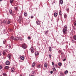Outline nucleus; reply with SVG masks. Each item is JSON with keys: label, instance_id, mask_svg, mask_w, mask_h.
<instances>
[{"label": "nucleus", "instance_id": "6ab92c4d", "mask_svg": "<svg viewBox=\"0 0 76 76\" xmlns=\"http://www.w3.org/2000/svg\"><path fill=\"white\" fill-rule=\"evenodd\" d=\"M7 22V20H4L3 21V23L4 24H6V22Z\"/></svg>", "mask_w": 76, "mask_h": 76}, {"label": "nucleus", "instance_id": "49530a36", "mask_svg": "<svg viewBox=\"0 0 76 76\" xmlns=\"http://www.w3.org/2000/svg\"><path fill=\"white\" fill-rule=\"evenodd\" d=\"M67 17V15H64V18H66Z\"/></svg>", "mask_w": 76, "mask_h": 76}, {"label": "nucleus", "instance_id": "e2e57ef3", "mask_svg": "<svg viewBox=\"0 0 76 76\" xmlns=\"http://www.w3.org/2000/svg\"><path fill=\"white\" fill-rule=\"evenodd\" d=\"M62 54H63V53H61V55H62Z\"/></svg>", "mask_w": 76, "mask_h": 76}, {"label": "nucleus", "instance_id": "9b49d317", "mask_svg": "<svg viewBox=\"0 0 76 76\" xmlns=\"http://www.w3.org/2000/svg\"><path fill=\"white\" fill-rule=\"evenodd\" d=\"M36 23L37 25H40V22L39 20H37L36 21Z\"/></svg>", "mask_w": 76, "mask_h": 76}, {"label": "nucleus", "instance_id": "f03ea898", "mask_svg": "<svg viewBox=\"0 0 76 76\" xmlns=\"http://www.w3.org/2000/svg\"><path fill=\"white\" fill-rule=\"evenodd\" d=\"M30 50L32 53H34L35 50H34V48H33V47H31Z\"/></svg>", "mask_w": 76, "mask_h": 76}, {"label": "nucleus", "instance_id": "c9c22d12", "mask_svg": "<svg viewBox=\"0 0 76 76\" xmlns=\"http://www.w3.org/2000/svg\"><path fill=\"white\" fill-rule=\"evenodd\" d=\"M74 26H76V21H75L74 23Z\"/></svg>", "mask_w": 76, "mask_h": 76}, {"label": "nucleus", "instance_id": "13d9d810", "mask_svg": "<svg viewBox=\"0 0 76 76\" xmlns=\"http://www.w3.org/2000/svg\"><path fill=\"white\" fill-rule=\"evenodd\" d=\"M20 76H22V75H20Z\"/></svg>", "mask_w": 76, "mask_h": 76}, {"label": "nucleus", "instance_id": "1a4fd4ad", "mask_svg": "<svg viewBox=\"0 0 76 76\" xmlns=\"http://www.w3.org/2000/svg\"><path fill=\"white\" fill-rule=\"evenodd\" d=\"M24 15L25 17H26L27 16H28V13H27V12H24Z\"/></svg>", "mask_w": 76, "mask_h": 76}, {"label": "nucleus", "instance_id": "5fc2aeb1", "mask_svg": "<svg viewBox=\"0 0 76 76\" xmlns=\"http://www.w3.org/2000/svg\"><path fill=\"white\" fill-rule=\"evenodd\" d=\"M55 3V1H54L53 3H53Z\"/></svg>", "mask_w": 76, "mask_h": 76}, {"label": "nucleus", "instance_id": "3c124183", "mask_svg": "<svg viewBox=\"0 0 76 76\" xmlns=\"http://www.w3.org/2000/svg\"><path fill=\"white\" fill-rule=\"evenodd\" d=\"M28 39H30V38H31V37H28Z\"/></svg>", "mask_w": 76, "mask_h": 76}, {"label": "nucleus", "instance_id": "412c9836", "mask_svg": "<svg viewBox=\"0 0 76 76\" xmlns=\"http://www.w3.org/2000/svg\"><path fill=\"white\" fill-rule=\"evenodd\" d=\"M54 16L55 17H56V16H57V13L56 12H55L54 13Z\"/></svg>", "mask_w": 76, "mask_h": 76}, {"label": "nucleus", "instance_id": "4468645a", "mask_svg": "<svg viewBox=\"0 0 76 76\" xmlns=\"http://www.w3.org/2000/svg\"><path fill=\"white\" fill-rule=\"evenodd\" d=\"M41 67H42V65H38L37 66V68L38 69H39Z\"/></svg>", "mask_w": 76, "mask_h": 76}, {"label": "nucleus", "instance_id": "ddd939ff", "mask_svg": "<svg viewBox=\"0 0 76 76\" xmlns=\"http://www.w3.org/2000/svg\"><path fill=\"white\" fill-rule=\"evenodd\" d=\"M7 57L8 58H9V59L11 58V55L10 54L8 55Z\"/></svg>", "mask_w": 76, "mask_h": 76}, {"label": "nucleus", "instance_id": "ea45409f", "mask_svg": "<svg viewBox=\"0 0 76 76\" xmlns=\"http://www.w3.org/2000/svg\"><path fill=\"white\" fill-rule=\"evenodd\" d=\"M31 19H32V18H34V16L31 15Z\"/></svg>", "mask_w": 76, "mask_h": 76}, {"label": "nucleus", "instance_id": "de8ad7c7", "mask_svg": "<svg viewBox=\"0 0 76 76\" xmlns=\"http://www.w3.org/2000/svg\"><path fill=\"white\" fill-rule=\"evenodd\" d=\"M12 29H10V32H12Z\"/></svg>", "mask_w": 76, "mask_h": 76}, {"label": "nucleus", "instance_id": "5701e85b", "mask_svg": "<svg viewBox=\"0 0 76 76\" xmlns=\"http://www.w3.org/2000/svg\"><path fill=\"white\" fill-rule=\"evenodd\" d=\"M20 58L21 60H24V57H23V56H22L20 57Z\"/></svg>", "mask_w": 76, "mask_h": 76}, {"label": "nucleus", "instance_id": "c03bdc74", "mask_svg": "<svg viewBox=\"0 0 76 76\" xmlns=\"http://www.w3.org/2000/svg\"><path fill=\"white\" fill-rule=\"evenodd\" d=\"M61 50H60L58 51V53H61Z\"/></svg>", "mask_w": 76, "mask_h": 76}, {"label": "nucleus", "instance_id": "f8f14e48", "mask_svg": "<svg viewBox=\"0 0 76 76\" xmlns=\"http://www.w3.org/2000/svg\"><path fill=\"white\" fill-rule=\"evenodd\" d=\"M10 39H11V40H13V39L15 40V37H13V36H12L10 38Z\"/></svg>", "mask_w": 76, "mask_h": 76}, {"label": "nucleus", "instance_id": "9d476101", "mask_svg": "<svg viewBox=\"0 0 76 76\" xmlns=\"http://www.w3.org/2000/svg\"><path fill=\"white\" fill-rule=\"evenodd\" d=\"M35 56H38L39 55V53L38 52H35Z\"/></svg>", "mask_w": 76, "mask_h": 76}, {"label": "nucleus", "instance_id": "bb28decb", "mask_svg": "<svg viewBox=\"0 0 76 76\" xmlns=\"http://www.w3.org/2000/svg\"><path fill=\"white\" fill-rule=\"evenodd\" d=\"M5 68L6 69H9V66H5Z\"/></svg>", "mask_w": 76, "mask_h": 76}, {"label": "nucleus", "instance_id": "052dcab7", "mask_svg": "<svg viewBox=\"0 0 76 76\" xmlns=\"http://www.w3.org/2000/svg\"><path fill=\"white\" fill-rule=\"evenodd\" d=\"M2 1V0H0V1Z\"/></svg>", "mask_w": 76, "mask_h": 76}, {"label": "nucleus", "instance_id": "c85d7f7f", "mask_svg": "<svg viewBox=\"0 0 76 76\" xmlns=\"http://www.w3.org/2000/svg\"><path fill=\"white\" fill-rule=\"evenodd\" d=\"M73 38H74V39H75V40H76V36H74Z\"/></svg>", "mask_w": 76, "mask_h": 76}, {"label": "nucleus", "instance_id": "09e8293b", "mask_svg": "<svg viewBox=\"0 0 76 76\" xmlns=\"http://www.w3.org/2000/svg\"><path fill=\"white\" fill-rule=\"evenodd\" d=\"M63 61H66V59H64L63 60Z\"/></svg>", "mask_w": 76, "mask_h": 76}, {"label": "nucleus", "instance_id": "cd10ccee", "mask_svg": "<svg viewBox=\"0 0 76 76\" xmlns=\"http://www.w3.org/2000/svg\"><path fill=\"white\" fill-rule=\"evenodd\" d=\"M53 70L54 72H55L56 70V68H53Z\"/></svg>", "mask_w": 76, "mask_h": 76}, {"label": "nucleus", "instance_id": "2f4dec72", "mask_svg": "<svg viewBox=\"0 0 76 76\" xmlns=\"http://www.w3.org/2000/svg\"><path fill=\"white\" fill-rule=\"evenodd\" d=\"M67 73H68V71H67V70H66V71L64 72L65 74H67Z\"/></svg>", "mask_w": 76, "mask_h": 76}, {"label": "nucleus", "instance_id": "e433bc0d", "mask_svg": "<svg viewBox=\"0 0 76 76\" xmlns=\"http://www.w3.org/2000/svg\"><path fill=\"white\" fill-rule=\"evenodd\" d=\"M49 50L50 51H51V48H49Z\"/></svg>", "mask_w": 76, "mask_h": 76}, {"label": "nucleus", "instance_id": "6e6d98bb", "mask_svg": "<svg viewBox=\"0 0 76 76\" xmlns=\"http://www.w3.org/2000/svg\"><path fill=\"white\" fill-rule=\"evenodd\" d=\"M0 56H1V52H0Z\"/></svg>", "mask_w": 76, "mask_h": 76}, {"label": "nucleus", "instance_id": "6e6552de", "mask_svg": "<svg viewBox=\"0 0 76 76\" xmlns=\"http://www.w3.org/2000/svg\"><path fill=\"white\" fill-rule=\"evenodd\" d=\"M11 72H12V73L15 72V69L14 68L12 67V68H11Z\"/></svg>", "mask_w": 76, "mask_h": 76}, {"label": "nucleus", "instance_id": "79ce46f5", "mask_svg": "<svg viewBox=\"0 0 76 76\" xmlns=\"http://www.w3.org/2000/svg\"><path fill=\"white\" fill-rule=\"evenodd\" d=\"M50 73L51 74H53V71H51Z\"/></svg>", "mask_w": 76, "mask_h": 76}, {"label": "nucleus", "instance_id": "dca6fc26", "mask_svg": "<svg viewBox=\"0 0 76 76\" xmlns=\"http://www.w3.org/2000/svg\"><path fill=\"white\" fill-rule=\"evenodd\" d=\"M63 0H61L60 1V3L61 4H63Z\"/></svg>", "mask_w": 76, "mask_h": 76}, {"label": "nucleus", "instance_id": "473e14b6", "mask_svg": "<svg viewBox=\"0 0 76 76\" xmlns=\"http://www.w3.org/2000/svg\"><path fill=\"white\" fill-rule=\"evenodd\" d=\"M6 41L5 40H4L3 43V44H5Z\"/></svg>", "mask_w": 76, "mask_h": 76}, {"label": "nucleus", "instance_id": "bf43d9fd", "mask_svg": "<svg viewBox=\"0 0 76 76\" xmlns=\"http://www.w3.org/2000/svg\"><path fill=\"white\" fill-rule=\"evenodd\" d=\"M73 41V39H72V41Z\"/></svg>", "mask_w": 76, "mask_h": 76}, {"label": "nucleus", "instance_id": "37998d69", "mask_svg": "<svg viewBox=\"0 0 76 76\" xmlns=\"http://www.w3.org/2000/svg\"><path fill=\"white\" fill-rule=\"evenodd\" d=\"M48 33V31H47L45 32V34H47Z\"/></svg>", "mask_w": 76, "mask_h": 76}, {"label": "nucleus", "instance_id": "39448f33", "mask_svg": "<svg viewBox=\"0 0 76 76\" xmlns=\"http://www.w3.org/2000/svg\"><path fill=\"white\" fill-rule=\"evenodd\" d=\"M9 12L11 15H13V11H12V10H10Z\"/></svg>", "mask_w": 76, "mask_h": 76}, {"label": "nucleus", "instance_id": "680f3d73", "mask_svg": "<svg viewBox=\"0 0 76 76\" xmlns=\"http://www.w3.org/2000/svg\"><path fill=\"white\" fill-rule=\"evenodd\" d=\"M31 76H34V75H31Z\"/></svg>", "mask_w": 76, "mask_h": 76}, {"label": "nucleus", "instance_id": "864d4df0", "mask_svg": "<svg viewBox=\"0 0 76 76\" xmlns=\"http://www.w3.org/2000/svg\"><path fill=\"white\" fill-rule=\"evenodd\" d=\"M8 47H9V48H10V47H11V46L9 45L8 46Z\"/></svg>", "mask_w": 76, "mask_h": 76}, {"label": "nucleus", "instance_id": "58836bf2", "mask_svg": "<svg viewBox=\"0 0 76 76\" xmlns=\"http://www.w3.org/2000/svg\"><path fill=\"white\" fill-rule=\"evenodd\" d=\"M19 39L20 40V41H22L23 39H22V38L21 37H20L19 38Z\"/></svg>", "mask_w": 76, "mask_h": 76}, {"label": "nucleus", "instance_id": "2eb2a0df", "mask_svg": "<svg viewBox=\"0 0 76 76\" xmlns=\"http://www.w3.org/2000/svg\"><path fill=\"white\" fill-rule=\"evenodd\" d=\"M48 66V64H47L45 63L44 64V66L45 67L47 68Z\"/></svg>", "mask_w": 76, "mask_h": 76}, {"label": "nucleus", "instance_id": "f257e3e1", "mask_svg": "<svg viewBox=\"0 0 76 76\" xmlns=\"http://www.w3.org/2000/svg\"><path fill=\"white\" fill-rule=\"evenodd\" d=\"M67 30V26L65 25L64 26V29H63V33L64 34H66V31Z\"/></svg>", "mask_w": 76, "mask_h": 76}, {"label": "nucleus", "instance_id": "603ef678", "mask_svg": "<svg viewBox=\"0 0 76 76\" xmlns=\"http://www.w3.org/2000/svg\"><path fill=\"white\" fill-rule=\"evenodd\" d=\"M69 10V9L68 8V9L66 10L67 11Z\"/></svg>", "mask_w": 76, "mask_h": 76}, {"label": "nucleus", "instance_id": "393cba45", "mask_svg": "<svg viewBox=\"0 0 76 76\" xmlns=\"http://www.w3.org/2000/svg\"><path fill=\"white\" fill-rule=\"evenodd\" d=\"M60 75L61 76H64V75L62 73H60Z\"/></svg>", "mask_w": 76, "mask_h": 76}, {"label": "nucleus", "instance_id": "b1692460", "mask_svg": "<svg viewBox=\"0 0 76 76\" xmlns=\"http://www.w3.org/2000/svg\"><path fill=\"white\" fill-rule=\"evenodd\" d=\"M3 75L4 76H7V75H6V74L4 73H3Z\"/></svg>", "mask_w": 76, "mask_h": 76}, {"label": "nucleus", "instance_id": "4be33fe9", "mask_svg": "<svg viewBox=\"0 0 76 76\" xmlns=\"http://www.w3.org/2000/svg\"><path fill=\"white\" fill-rule=\"evenodd\" d=\"M35 66V63L34 62L32 64V67H34Z\"/></svg>", "mask_w": 76, "mask_h": 76}, {"label": "nucleus", "instance_id": "a211bd4d", "mask_svg": "<svg viewBox=\"0 0 76 76\" xmlns=\"http://www.w3.org/2000/svg\"><path fill=\"white\" fill-rule=\"evenodd\" d=\"M58 65L59 66H62V63L61 62H59L58 64Z\"/></svg>", "mask_w": 76, "mask_h": 76}, {"label": "nucleus", "instance_id": "7ed1b4c3", "mask_svg": "<svg viewBox=\"0 0 76 76\" xmlns=\"http://www.w3.org/2000/svg\"><path fill=\"white\" fill-rule=\"evenodd\" d=\"M22 47L23 48L25 49V48H26V45L25 43L23 44L22 45Z\"/></svg>", "mask_w": 76, "mask_h": 76}, {"label": "nucleus", "instance_id": "20e7f679", "mask_svg": "<svg viewBox=\"0 0 76 76\" xmlns=\"http://www.w3.org/2000/svg\"><path fill=\"white\" fill-rule=\"evenodd\" d=\"M7 52V50H3L2 52V54L4 56L5 54H6V53Z\"/></svg>", "mask_w": 76, "mask_h": 76}, {"label": "nucleus", "instance_id": "72a5a7b5", "mask_svg": "<svg viewBox=\"0 0 76 76\" xmlns=\"http://www.w3.org/2000/svg\"><path fill=\"white\" fill-rule=\"evenodd\" d=\"M49 58H51V54L49 55Z\"/></svg>", "mask_w": 76, "mask_h": 76}, {"label": "nucleus", "instance_id": "4c0bfd02", "mask_svg": "<svg viewBox=\"0 0 76 76\" xmlns=\"http://www.w3.org/2000/svg\"><path fill=\"white\" fill-rule=\"evenodd\" d=\"M35 73V71H33L32 72V74H34Z\"/></svg>", "mask_w": 76, "mask_h": 76}, {"label": "nucleus", "instance_id": "aec40b11", "mask_svg": "<svg viewBox=\"0 0 76 76\" xmlns=\"http://www.w3.org/2000/svg\"><path fill=\"white\" fill-rule=\"evenodd\" d=\"M62 14H61V11L60 10L59 11V15L60 16H61V15Z\"/></svg>", "mask_w": 76, "mask_h": 76}, {"label": "nucleus", "instance_id": "0eeeda50", "mask_svg": "<svg viewBox=\"0 0 76 76\" xmlns=\"http://www.w3.org/2000/svg\"><path fill=\"white\" fill-rule=\"evenodd\" d=\"M6 65H9L10 64V62L9 61H7L6 62Z\"/></svg>", "mask_w": 76, "mask_h": 76}, {"label": "nucleus", "instance_id": "4d7b16f0", "mask_svg": "<svg viewBox=\"0 0 76 76\" xmlns=\"http://www.w3.org/2000/svg\"><path fill=\"white\" fill-rule=\"evenodd\" d=\"M72 41V42H73H73H74V41L73 40V41Z\"/></svg>", "mask_w": 76, "mask_h": 76}, {"label": "nucleus", "instance_id": "a878e982", "mask_svg": "<svg viewBox=\"0 0 76 76\" xmlns=\"http://www.w3.org/2000/svg\"><path fill=\"white\" fill-rule=\"evenodd\" d=\"M4 34H6V33H7V32L6 31V29H4Z\"/></svg>", "mask_w": 76, "mask_h": 76}, {"label": "nucleus", "instance_id": "8fccbe9b", "mask_svg": "<svg viewBox=\"0 0 76 76\" xmlns=\"http://www.w3.org/2000/svg\"><path fill=\"white\" fill-rule=\"evenodd\" d=\"M47 69V68L44 67L43 68L44 70H45Z\"/></svg>", "mask_w": 76, "mask_h": 76}, {"label": "nucleus", "instance_id": "7c9ffc66", "mask_svg": "<svg viewBox=\"0 0 76 76\" xmlns=\"http://www.w3.org/2000/svg\"><path fill=\"white\" fill-rule=\"evenodd\" d=\"M10 3H12L13 2V0H10Z\"/></svg>", "mask_w": 76, "mask_h": 76}, {"label": "nucleus", "instance_id": "a18cd8bd", "mask_svg": "<svg viewBox=\"0 0 76 76\" xmlns=\"http://www.w3.org/2000/svg\"><path fill=\"white\" fill-rule=\"evenodd\" d=\"M2 69V66L0 65V69Z\"/></svg>", "mask_w": 76, "mask_h": 76}, {"label": "nucleus", "instance_id": "c756f323", "mask_svg": "<svg viewBox=\"0 0 76 76\" xmlns=\"http://www.w3.org/2000/svg\"><path fill=\"white\" fill-rule=\"evenodd\" d=\"M14 9L16 11H17V9H18L17 7H14Z\"/></svg>", "mask_w": 76, "mask_h": 76}, {"label": "nucleus", "instance_id": "f704fd0d", "mask_svg": "<svg viewBox=\"0 0 76 76\" xmlns=\"http://www.w3.org/2000/svg\"><path fill=\"white\" fill-rule=\"evenodd\" d=\"M10 23V21L9 20H8L7 22L8 25H9V23Z\"/></svg>", "mask_w": 76, "mask_h": 76}, {"label": "nucleus", "instance_id": "423d86ee", "mask_svg": "<svg viewBox=\"0 0 76 76\" xmlns=\"http://www.w3.org/2000/svg\"><path fill=\"white\" fill-rule=\"evenodd\" d=\"M22 20V15H21L19 16V20L21 21Z\"/></svg>", "mask_w": 76, "mask_h": 76}, {"label": "nucleus", "instance_id": "f3484780", "mask_svg": "<svg viewBox=\"0 0 76 76\" xmlns=\"http://www.w3.org/2000/svg\"><path fill=\"white\" fill-rule=\"evenodd\" d=\"M15 40H18L19 39V38L18 37H16L15 38Z\"/></svg>", "mask_w": 76, "mask_h": 76}, {"label": "nucleus", "instance_id": "a19ab883", "mask_svg": "<svg viewBox=\"0 0 76 76\" xmlns=\"http://www.w3.org/2000/svg\"><path fill=\"white\" fill-rule=\"evenodd\" d=\"M52 65H53V66H54V62H52Z\"/></svg>", "mask_w": 76, "mask_h": 76}]
</instances>
